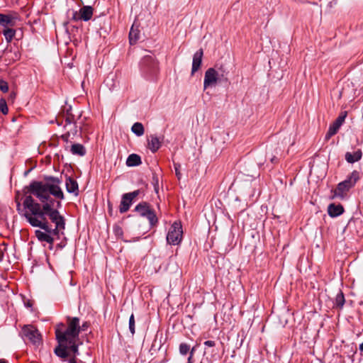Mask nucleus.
I'll use <instances>...</instances> for the list:
<instances>
[{"label":"nucleus","instance_id":"nucleus-1","mask_svg":"<svg viewBox=\"0 0 363 363\" xmlns=\"http://www.w3.org/2000/svg\"><path fill=\"white\" fill-rule=\"evenodd\" d=\"M67 328L64 330L56 329L55 334L59 342L55 349V354L61 358L62 363H77L79 346L82 344L79 339V318L66 317Z\"/></svg>","mask_w":363,"mask_h":363},{"label":"nucleus","instance_id":"nucleus-2","mask_svg":"<svg viewBox=\"0 0 363 363\" xmlns=\"http://www.w3.org/2000/svg\"><path fill=\"white\" fill-rule=\"evenodd\" d=\"M62 206L61 202L53 200L47 196V243L49 248L52 249V242L60 240V234H63L65 228V218L58 211Z\"/></svg>","mask_w":363,"mask_h":363},{"label":"nucleus","instance_id":"nucleus-3","mask_svg":"<svg viewBox=\"0 0 363 363\" xmlns=\"http://www.w3.org/2000/svg\"><path fill=\"white\" fill-rule=\"evenodd\" d=\"M23 215L34 227L45 230V203L40 204L30 196H26L23 202Z\"/></svg>","mask_w":363,"mask_h":363},{"label":"nucleus","instance_id":"nucleus-4","mask_svg":"<svg viewBox=\"0 0 363 363\" xmlns=\"http://www.w3.org/2000/svg\"><path fill=\"white\" fill-rule=\"evenodd\" d=\"M359 179V172L354 170L347 178L340 182L337 188L331 191L333 196L332 199L338 198L344 199L348 191L354 186L357 182Z\"/></svg>","mask_w":363,"mask_h":363},{"label":"nucleus","instance_id":"nucleus-5","mask_svg":"<svg viewBox=\"0 0 363 363\" xmlns=\"http://www.w3.org/2000/svg\"><path fill=\"white\" fill-rule=\"evenodd\" d=\"M142 73L150 77L155 76L159 70L158 62L152 55L144 56L140 62Z\"/></svg>","mask_w":363,"mask_h":363},{"label":"nucleus","instance_id":"nucleus-6","mask_svg":"<svg viewBox=\"0 0 363 363\" xmlns=\"http://www.w3.org/2000/svg\"><path fill=\"white\" fill-rule=\"evenodd\" d=\"M23 194L24 196L30 195L35 196L42 203H45V184L41 182H32L28 186L23 187Z\"/></svg>","mask_w":363,"mask_h":363},{"label":"nucleus","instance_id":"nucleus-7","mask_svg":"<svg viewBox=\"0 0 363 363\" xmlns=\"http://www.w3.org/2000/svg\"><path fill=\"white\" fill-rule=\"evenodd\" d=\"M61 180L57 177H48L47 176V196L48 194L53 196L55 201L61 202L64 199V193L60 188Z\"/></svg>","mask_w":363,"mask_h":363},{"label":"nucleus","instance_id":"nucleus-8","mask_svg":"<svg viewBox=\"0 0 363 363\" xmlns=\"http://www.w3.org/2000/svg\"><path fill=\"white\" fill-rule=\"evenodd\" d=\"M21 333L22 335L29 340L35 347H38L43 345V336L34 326L30 325H24Z\"/></svg>","mask_w":363,"mask_h":363},{"label":"nucleus","instance_id":"nucleus-9","mask_svg":"<svg viewBox=\"0 0 363 363\" xmlns=\"http://www.w3.org/2000/svg\"><path fill=\"white\" fill-rule=\"evenodd\" d=\"M183 236V230L181 223L174 222L170 227L167 235V242L169 245H179Z\"/></svg>","mask_w":363,"mask_h":363},{"label":"nucleus","instance_id":"nucleus-10","mask_svg":"<svg viewBox=\"0 0 363 363\" xmlns=\"http://www.w3.org/2000/svg\"><path fill=\"white\" fill-rule=\"evenodd\" d=\"M82 113L78 111L77 115L73 113V109L71 106H69L66 109L64 110V118H65V127L67 125H72L73 128H71L67 133L69 134L70 132L72 134L77 133V121L81 118Z\"/></svg>","mask_w":363,"mask_h":363},{"label":"nucleus","instance_id":"nucleus-11","mask_svg":"<svg viewBox=\"0 0 363 363\" xmlns=\"http://www.w3.org/2000/svg\"><path fill=\"white\" fill-rule=\"evenodd\" d=\"M135 211L138 212L141 216L146 217L151 225H154L157 223V218L155 211L150 208V205L147 202H141L138 203Z\"/></svg>","mask_w":363,"mask_h":363},{"label":"nucleus","instance_id":"nucleus-12","mask_svg":"<svg viewBox=\"0 0 363 363\" xmlns=\"http://www.w3.org/2000/svg\"><path fill=\"white\" fill-rule=\"evenodd\" d=\"M218 83H223V82L220 80L214 68H208L204 75L203 89L215 86Z\"/></svg>","mask_w":363,"mask_h":363},{"label":"nucleus","instance_id":"nucleus-13","mask_svg":"<svg viewBox=\"0 0 363 363\" xmlns=\"http://www.w3.org/2000/svg\"><path fill=\"white\" fill-rule=\"evenodd\" d=\"M140 191L135 190L133 192L124 194L121 201L119 211L121 213L127 212L133 202V200L139 195Z\"/></svg>","mask_w":363,"mask_h":363},{"label":"nucleus","instance_id":"nucleus-14","mask_svg":"<svg viewBox=\"0 0 363 363\" xmlns=\"http://www.w3.org/2000/svg\"><path fill=\"white\" fill-rule=\"evenodd\" d=\"M347 116V112L345 111L342 113L336 119L335 121L330 125L329 129L325 135V138L329 139L334 135H335L340 126L342 125V123L345 121V119Z\"/></svg>","mask_w":363,"mask_h":363},{"label":"nucleus","instance_id":"nucleus-15","mask_svg":"<svg viewBox=\"0 0 363 363\" xmlns=\"http://www.w3.org/2000/svg\"><path fill=\"white\" fill-rule=\"evenodd\" d=\"M203 55V49L196 51L193 56L192 67L191 74L194 75L201 67Z\"/></svg>","mask_w":363,"mask_h":363},{"label":"nucleus","instance_id":"nucleus-16","mask_svg":"<svg viewBox=\"0 0 363 363\" xmlns=\"http://www.w3.org/2000/svg\"><path fill=\"white\" fill-rule=\"evenodd\" d=\"M215 71L216 72V74L220 78V80L223 82V83L229 82L228 74L229 72L227 69L225 65H216L213 67Z\"/></svg>","mask_w":363,"mask_h":363},{"label":"nucleus","instance_id":"nucleus-17","mask_svg":"<svg viewBox=\"0 0 363 363\" xmlns=\"http://www.w3.org/2000/svg\"><path fill=\"white\" fill-rule=\"evenodd\" d=\"M66 184V189L69 193H72L75 196H77L79 194V186L77 182L69 177L66 179L65 182Z\"/></svg>","mask_w":363,"mask_h":363},{"label":"nucleus","instance_id":"nucleus-18","mask_svg":"<svg viewBox=\"0 0 363 363\" xmlns=\"http://www.w3.org/2000/svg\"><path fill=\"white\" fill-rule=\"evenodd\" d=\"M343 212L344 208L341 204L330 203L328 207V215L333 218L340 216Z\"/></svg>","mask_w":363,"mask_h":363},{"label":"nucleus","instance_id":"nucleus-19","mask_svg":"<svg viewBox=\"0 0 363 363\" xmlns=\"http://www.w3.org/2000/svg\"><path fill=\"white\" fill-rule=\"evenodd\" d=\"M94 13V9L91 6H84L79 9V14L82 21H89Z\"/></svg>","mask_w":363,"mask_h":363},{"label":"nucleus","instance_id":"nucleus-20","mask_svg":"<svg viewBox=\"0 0 363 363\" xmlns=\"http://www.w3.org/2000/svg\"><path fill=\"white\" fill-rule=\"evenodd\" d=\"M362 156V152L360 149H358L354 152H347L345 155V158L348 163H354L359 161Z\"/></svg>","mask_w":363,"mask_h":363},{"label":"nucleus","instance_id":"nucleus-21","mask_svg":"<svg viewBox=\"0 0 363 363\" xmlns=\"http://www.w3.org/2000/svg\"><path fill=\"white\" fill-rule=\"evenodd\" d=\"M161 140L155 135H150L148 139V147L152 152H157L161 147Z\"/></svg>","mask_w":363,"mask_h":363},{"label":"nucleus","instance_id":"nucleus-22","mask_svg":"<svg viewBox=\"0 0 363 363\" xmlns=\"http://www.w3.org/2000/svg\"><path fill=\"white\" fill-rule=\"evenodd\" d=\"M15 24V19L10 15L0 13V25L6 28L9 26H13Z\"/></svg>","mask_w":363,"mask_h":363},{"label":"nucleus","instance_id":"nucleus-23","mask_svg":"<svg viewBox=\"0 0 363 363\" xmlns=\"http://www.w3.org/2000/svg\"><path fill=\"white\" fill-rule=\"evenodd\" d=\"M70 152L75 155L84 156L86 155V149L83 145L75 143L72 145Z\"/></svg>","mask_w":363,"mask_h":363},{"label":"nucleus","instance_id":"nucleus-24","mask_svg":"<svg viewBox=\"0 0 363 363\" xmlns=\"http://www.w3.org/2000/svg\"><path fill=\"white\" fill-rule=\"evenodd\" d=\"M142 163L140 157L137 154L130 155L126 160V165L128 167L138 166Z\"/></svg>","mask_w":363,"mask_h":363},{"label":"nucleus","instance_id":"nucleus-25","mask_svg":"<svg viewBox=\"0 0 363 363\" xmlns=\"http://www.w3.org/2000/svg\"><path fill=\"white\" fill-rule=\"evenodd\" d=\"M140 38V30L135 28L134 25L130 28L129 33V41L131 45L135 44Z\"/></svg>","mask_w":363,"mask_h":363},{"label":"nucleus","instance_id":"nucleus-26","mask_svg":"<svg viewBox=\"0 0 363 363\" xmlns=\"http://www.w3.org/2000/svg\"><path fill=\"white\" fill-rule=\"evenodd\" d=\"M3 34L7 43H11L15 36L16 30L11 28H4Z\"/></svg>","mask_w":363,"mask_h":363},{"label":"nucleus","instance_id":"nucleus-27","mask_svg":"<svg viewBox=\"0 0 363 363\" xmlns=\"http://www.w3.org/2000/svg\"><path fill=\"white\" fill-rule=\"evenodd\" d=\"M345 302V296L343 293L340 291L338 294L336 295L335 299V305L337 308H342Z\"/></svg>","mask_w":363,"mask_h":363},{"label":"nucleus","instance_id":"nucleus-28","mask_svg":"<svg viewBox=\"0 0 363 363\" xmlns=\"http://www.w3.org/2000/svg\"><path fill=\"white\" fill-rule=\"evenodd\" d=\"M131 130L138 136H141L144 134V127L140 123H135L133 125Z\"/></svg>","mask_w":363,"mask_h":363},{"label":"nucleus","instance_id":"nucleus-29","mask_svg":"<svg viewBox=\"0 0 363 363\" xmlns=\"http://www.w3.org/2000/svg\"><path fill=\"white\" fill-rule=\"evenodd\" d=\"M0 111L4 114L6 115L9 112L6 101L4 99H0Z\"/></svg>","mask_w":363,"mask_h":363},{"label":"nucleus","instance_id":"nucleus-30","mask_svg":"<svg viewBox=\"0 0 363 363\" xmlns=\"http://www.w3.org/2000/svg\"><path fill=\"white\" fill-rule=\"evenodd\" d=\"M113 233L118 238H123V230L122 228L118 225L113 226Z\"/></svg>","mask_w":363,"mask_h":363},{"label":"nucleus","instance_id":"nucleus-31","mask_svg":"<svg viewBox=\"0 0 363 363\" xmlns=\"http://www.w3.org/2000/svg\"><path fill=\"white\" fill-rule=\"evenodd\" d=\"M190 346L186 343H181L179 345V352L182 355H186L189 351Z\"/></svg>","mask_w":363,"mask_h":363},{"label":"nucleus","instance_id":"nucleus-32","mask_svg":"<svg viewBox=\"0 0 363 363\" xmlns=\"http://www.w3.org/2000/svg\"><path fill=\"white\" fill-rule=\"evenodd\" d=\"M129 330L133 335L135 334V318L133 314H131L129 318Z\"/></svg>","mask_w":363,"mask_h":363},{"label":"nucleus","instance_id":"nucleus-33","mask_svg":"<svg viewBox=\"0 0 363 363\" xmlns=\"http://www.w3.org/2000/svg\"><path fill=\"white\" fill-rule=\"evenodd\" d=\"M35 235L40 241H45V233L40 230H35Z\"/></svg>","mask_w":363,"mask_h":363},{"label":"nucleus","instance_id":"nucleus-34","mask_svg":"<svg viewBox=\"0 0 363 363\" xmlns=\"http://www.w3.org/2000/svg\"><path fill=\"white\" fill-rule=\"evenodd\" d=\"M0 90L4 93L9 91V85L6 82L0 80Z\"/></svg>","mask_w":363,"mask_h":363},{"label":"nucleus","instance_id":"nucleus-35","mask_svg":"<svg viewBox=\"0 0 363 363\" xmlns=\"http://www.w3.org/2000/svg\"><path fill=\"white\" fill-rule=\"evenodd\" d=\"M91 324L89 322L85 321L82 325H79V330L80 332L86 331L87 329L90 327Z\"/></svg>","mask_w":363,"mask_h":363},{"label":"nucleus","instance_id":"nucleus-36","mask_svg":"<svg viewBox=\"0 0 363 363\" xmlns=\"http://www.w3.org/2000/svg\"><path fill=\"white\" fill-rule=\"evenodd\" d=\"M174 169H175L176 175H177V178L179 179H180L181 176H182V174L180 173V170H179L180 167H181V165L179 163H174Z\"/></svg>","mask_w":363,"mask_h":363},{"label":"nucleus","instance_id":"nucleus-37","mask_svg":"<svg viewBox=\"0 0 363 363\" xmlns=\"http://www.w3.org/2000/svg\"><path fill=\"white\" fill-rule=\"evenodd\" d=\"M72 20H73V21H79V20H82V19L81 18V16H80V14H79V12H77V11H76V12H74V13H73V16H72Z\"/></svg>","mask_w":363,"mask_h":363},{"label":"nucleus","instance_id":"nucleus-38","mask_svg":"<svg viewBox=\"0 0 363 363\" xmlns=\"http://www.w3.org/2000/svg\"><path fill=\"white\" fill-rule=\"evenodd\" d=\"M24 305L26 307L31 308L33 305V301L30 299L24 300Z\"/></svg>","mask_w":363,"mask_h":363},{"label":"nucleus","instance_id":"nucleus-39","mask_svg":"<svg viewBox=\"0 0 363 363\" xmlns=\"http://www.w3.org/2000/svg\"><path fill=\"white\" fill-rule=\"evenodd\" d=\"M204 345L207 347H214L216 346V342L213 340H206L204 342Z\"/></svg>","mask_w":363,"mask_h":363},{"label":"nucleus","instance_id":"nucleus-40","mask_svg":"<svg viewBox=\"0 0 363 363\" xmlns=\"http://www.w3.org/2000/svg\"><path fill=\"white\" fill-rule=\"evenodd\" d=\"M194 348H192L191 352H190V356L188 358V362L187 363H191V359L193 357V355H194Z\"/></svg>","mask_w":363,"mask_h":363},{"label":"nucleus","instance_id":"nucleus-41","mask_svg":"<svg viewBox=\"0 0 363 363\" xmlns=\"http://www.w3.org/2000/svg\"><path fill=\"white\" fill-rule=\"evenodd\" d=\"M277 160H278V159H277L275 156H273V157L271 158V162H272V163H276V162H277Z\"/></svg>","mask_w":363,"mask_h":363},{"label":"nucleus","instance_id":"nucleus-42","mask_svg":"<svg viewBox=\"0 0 363 363\" xmlns=\"http://www.w3.org/2000/svg\"><path fill=\"white\" fill-rule=\"evenodd\" d=\"M359 348L360 351H363V342L359 345Z\"/></svg>","mask_w":363,"mask_h":363},{"label":"nucleus","instance_id":"nucleus-43","mask_svg":"<svg viewBox=\"0 0 363 363\" xmlns=\"http://www.w3.org/2000/svg\"><path fill=\"white\" fill-rule=\"evenodd\" d=\"M0 363H6V360L1 359H0Z\"/></svg>","mask_w":363,"mask_h":363},{"label":"nucleus","instance_id":"nucleus-44","mask_svg":"<svg viewBox=\"0 0 363 363\" xmlns=\"http://www.w3.org/2000/svg\"><path fill=\"white\" fill-rule=\"evenodd\" d=\"M20 206H21L20 203L18 201H17V207H18V208H19Z\"/></svg>","mask_w":363,"mask_h":363}]
</instances>
